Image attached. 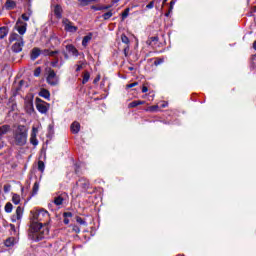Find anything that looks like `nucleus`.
Returning a JSON list of instances; mask_svg holds the SVG:
<instances>
[{"instance_id": "9d476101", "label": "nucleus", "mask_w": 256, "mask_h": 256, "mask_svg": "<svg viewBox=\"0 0 256 256\" xmlns=\"http://www.w3.org/2000/svg\"><path fill=\"white\" fill-rule=\"evenodd\" d=\"M54 15H56V17L58 19H61L62 15H63V8H61V6L56 5L54 7Z\"/></svg>"}, {"instance_id": "dca6fc26", "label": "nucleus", "mask_w": 256, "mask_h": 256, "mask_svg": "<svg viewBox=\"0 0 256 256\" xmlns=\"http://www.w3.org/2000/svg\"><path fill=\"white\" fill-rule=\"evenodd\" d=\"M91 39H93V34L90 33L89 35L85 36L82 40V45L83 47H87V45L89 44V41H91Z\"/></svg>"}, {"instance_id": "b1692460", "label": "nucleus", "mask_w": 256, "mask_h": 256, "mask_svg": "<svg viewBox=\"0 0 256 256\" xmlns=\"http://www.w3.org/2000/svg\"><path fill=\"white\" fill-rule=\"evenodd\" d=\"M89 79H91V74H89V72H85L82 80L83 85L89 83Z\"/></svg>"}, {"instance_id": "bb28decb", "label": "nucleus", "mask_w": 256, "mask_h": 256, "mask_svg": "<svg viewBox=\"0 0 256 256\" xmlns=\"http://www.w3.org/2000/svg\"><path fill=\"white\" fill-rule=\"evenodd\" d=\"M32 131H33V133H32V137H31V143H32V145H37V140L33 138L36 135L35 133H37V128H33Z\"/></svg>"}, {"instance_id": "7c9ffc66", "label": "nucleus", "mask_w": 256, "mask_h": 256, "mask_svg": "<svg viewBox=\"0 0 256 256\" xmlns=\"http://www.w3.org/2000/svg\"><path fill=\"white\" fill-rule=\"evenodd\" d=\"M159 106L158 105H154V106H150L147 108V111H150V113H155V111H158Z\"/></svg>"}, {"instance_id": "4be33fe9", "label": "nucleus", "mask_w": 256, "mask_h": 256, "mask_svg": "<svg viewBox=\"0 0 256 256\" xmlns=\"http://www.w3.org/2000/svg\"><path fill=\"white\" fill-rule=\"evenodd\" d=\"M100 0H81L80 1V5H82V7H85L87 5H89L90 3H99Z\"/></svg>"}, {"instance_id": "9b49d317", "label": "nucleus", "mask_w": 256, "mask_h": 256, "mask_svg": "<svg viewBox=\"0 0 256 256\" xmlns=\"http://www.w3.org/2000/svg\"><path fill=\"white\" fill-rule=\"evenodd\" d=\"M139 105H145V101L135 100L128 104L129 109H134V107H139Z\"/></svg>"}, {"instance_id": "f3484780", "label": "nucleus", "mask_w": 256, "mask_h": 256, "mask_svg": "<svg viewBox=\"0 0 256 256\" xmlns=\"http://www.w3.org/2000/svg\"><path fill=\"white\" fill-rule=\"evenodd\" d=\"M39 96L43 97L44 99H49L51 97V93H49V90H47V89H42L39 92Z\"/></svg>"}, {"instance_id": "ea45409f", "label": "nucleus", "mask_w": 256, "mask_h": 256, "mask_svg": "<svg viewBox=\"0 0 256 256\" xmlns=\"http://www.w3.org/2000/svg\"><path fill=\"white\" fill-rule=\"evenodd\" d=\"M22 19H23L24 21H29V15H27V14H22Z\"/></svg>"}, {"instance_id": "6e6552de", "label": "nucleus", "mask_w": 256, "mask_h": 256, "mask_svg": "<svg viewBox=\"0 0 256 256\" xmlns=\"http://www.w3.org/2000/svg\"><path fill=\"white\" fill-rule=\"evenodd\" d=\"M23 45H25V43L23 42V38L20 37V42H16L12 46V50L14 51V53H21V51H23Z\"/></svg>"}, {"instance_id": "4c0bfd02", "label": "nucleus", "mask_w": 256, "mask_h": 256, "mask_svg": "<svg viewBox=\"0 0 256 256\" xmlns=\"http://www.w3.org/2000/svg\"><path fill=\"white\" fill-rule=\"evenodd\" d=\"M57 65H59V59L58 58H56L54 61L51 62L52 67H57Z\"/></svg>"}, {"instance_id": "09e8293b", "label": "nucleus", "mask_w": 256, "mask_h": 256, "mask_svg": "<svg viewBox=\"0 0 256 256\" xmlns=\"http://www.w3.org/2000/svg\"><path fill=\"white\" fill-rule=\"evenodd\" d=\"M103 9H105V10L111 9V5L103 6Z\"/></svg>"}, {"instance_id": "5701e85b", "label": "nucleus", "mask_w": 256, "mask_h": 256, "mask_svg": "<svg viewBox=\"0 0 256 256\" xmlns=\"http://www.w3.org/2000/svg\"><path fill=\"white\" fill-rule=\"evenodd\" d=\"M15 6H16L15 2L11 0H7L5 4L6 9H9V10L15 9Z\"/></svg>"}, {"instance_id": "72a5a7b5", "label": "nucleus", "mask_w": 256, "mask_h": 256, "mask_svg": "<svg viewBox=\"0 0 256 256\" xmlns=\"http://www.w3.org/2000/svg\"><path fill=\"white\" fill-rule=\"evenodd\" d=\"M129 17V8H127L123 13H122V19H127Z\"/></svg>"}, {"instance_id": "4d7b16f0", "label": "nucleus", "mask_w": 256, "mask_h": 256, "mask_svg": "<svg viewBox=\"0 0 256 256\" xmlns=\"http://www.w3.org/2000/svg\"><path fill=\"white\" fill-rule=\"evenodd\" d=\"M10 227H11V229H15V226H14V225H12V224L10 225Z\"/></svg>"}, {"instance_id": "a211bd4d", "label": "nucleus", "mask_w": 256, "mask_h": 256, "mask_svg": "<svg viewBox=\"0 0 256 256\" xmlns=\"http://www.w3.org/2000/svg\"><path fill=\"white\" fill-rule=\"evenodd\" d=\"M65 201V198H63L62 195L54 198V205H56L57 207L61 206Z\"/></svg>"}, {"instance_id": "13d9d810", "label": "nucleus", "mask_w": 256, "mask_h": 256, "mask_svg": "<svg viewBox=\"0 0 256 256\" xmlns=\"http://www.w3.org/2000/svg\"><path fill=\"white\" fill-rule=\"evenodd\" d=\"M129 69H130V71H133V68H132V67H130Z\"/></svg>"}, {"instance_id": "c85d7f7f", "label": "nucleus", "mask_w": 256, "mask_h": 256, "mask_svg": "<svg viewBox=\"0 0 256 256\" xmlns=\"http://www.w3.org/2000/svg\"><path fill=\"white\" fill-rule=\"evenodd\" d=\"M121 41H122V43H125V45H129V43H130L129 37H127L125 34L121 35Z\"/></svg>"}, {"instance_id": "473e14b6", "label": "nucleus", "mask_w": 256, "mask_h": 256, "mask_svg": "<svg viewBox=\"0 0 256 256\" xmlns=\"http://www.w3.org/2000/svg\"><path fill=\"white\" fill-rule=\"evenodd\" d=\"M41 75V67H38L34 70V77H39Z\"/></svg>"}, {"instance_id": "2eb2a0df", "label": "nucleus", "mask_w": 256, "mask_h": 256, "mask_svg": "<svg viewBox=\"0 0 256 256\" xmlns=\"http://www.w3.org/2000/svg\"><path fill=\"white\" fill-rule=\"evenodd\" d=\"M15 243H17V239L14 237H10L5 241V246L6 247H13V245H15Z\"/></svg>"}, {"instance_id": "e433bc0d", "label": "nucleus", "mask_w": 256, "mask_h": 256, "mask_svg": "<svg viewBox=\"0 0 256 256\" xmlns=\"http://www.w3.org/2000/svg\"><path fill=\"white\" fill-rule=\"evenodd\" d=\"M76 221H77V223H79V225H85V220H83V218H81V217H77Z\"/></svg>"}, {"instance_id": "aec40b11", "label": "nucleus", "mask_w": 256, "mask_h": 256, "mask_svg": "<svg viewBox=\"0 0 256 256\" xmlns=\"http://www.w3.org/2000/svg\"><path fill=\"white\" fill-rule=\"evenodd\" d=\"M7 33H9V30L7 29V27H1L0 28V39H4L5 37H7Z\"/></svg>"}, {"instance_id": "de8ad7c7", "label": "nucleus", "mask_w": 256, "mask_h": 256, "mask_svg": "<svg viewBox=\"0 0 256 256\" xmlns=\"http://www.w3.org/2000/svg\"><path fill=\"white\" fill-rule=\"evenodd\" d=\"M91 9H93V11H99V8H97V6H91Z\"/></svg>"}, {"instance_id": "3c124183", "label": "nucleus", "mask_w": 256, "mask_h": 256, "mask_svg": "<svg viewBox=\"0 0 256 256\" xmlns=\"http://www.w3.org/2000/svg\"><path fill=\"white\" fill-rule=\"evenodd\" d=\"M64 223H65V225H69V219L65 218Z\"/></svg>"}, {"instance_id": "1a4fd4ad", "label": "nucleus", "mask_w": 256, "mask_h": 256, "mask_svg": "<svg viewBox=\"0 0 256 256\" xmlns=\"http://www.w3.org/2000/svg\"><path fill=\"white\" fill-rule=\"evenodd\" d=\"M72 133L77 134L81 131V124L79 122H73L70 127Z\"/></svg>"}, {"instance_id": "79ce46f5", "label": "nucleus", "mask_w": 256, "mask_h": 256, "mask_svg": "<svg viewBox=\"0 0 256 256\" xmlns=\"http://www.w3.org/2000/svg\"><path fill=\"white\" fill-rule=\"evenodd\" d=\"M147 91H149V88H147V86H143L142 93H147Z\"/></svg>"}, {"instance_id": "c9c22d12", "label": "nucleus", "mask_w": 256, "mask_h": 256, "mask_svg": "<svg viewBox=\"0 0 256 256\" xmlns=\"http://www.w3.org/2000/svg\"><path fill=\"white\" fill-rule=\"evenodd\" d=\"M155 7V2L151 1L149 4L146 5V9H153Z\"/></svg>"}, {"instance_id": "37998d69", "label": "nucleus", "mask_w": 256, "mask_h": 256, "mask_svg": "<svg viewBox=\"0 0 256 256\" xmlns=\"http://www.w3.org/2000/svg\"><path fill=\"white\" fill-rule=\"evenodd\" d=\"M173 5H175V1L174 0H172L170 2V11H173Z\"/></svg>"}, {"instance_id": "6ab92c4d", "label": "nucleus", "mask_w": 256, "mask_h": 256, "mask_svg": "<svg viewBox=\"0 0 256 256\" xmlns=\"http://www.w3.org/2000/svg\"><path fill=\"white\" fill-rule=\"evenodd\" d=\"M42 54H44L46 57H55V55L59 54V51L44 50Z\"/></svg>"}, {"instance_id": "052dcab7", "label": "nucleus", "mask_w": 256, "mask_h": 256, "mask_svg": "<svg viewBox=\"0 0 256 256\" xmlns=\"http://www.w3.org/2000/svg\"><path fill=\"white\" fill-rule=\"evenodd\" d=\"M65 57H66V59H68V56H67V54H65Z\"/></svg>"}, {"instance_id": "423d86ee", "label": "nucleus", "mask_w": 256, "mask_h": 256, "mask_svg": "<svg viewBox=\"0 0 256 256\" xmlns=\"http://www.w3.org/2000/svg\"><path fill=\"white\" fill-rule=\"evenodd\" d=\"M21 219H23V208L18 206L15 213L11 217V221L12 223H17V221H21Z\"/></svg>"}, {"instance_id": "5fc2aeb1", "label": "nucleus", "mask_w": 256, "mask_h": 256, "mask_svg": "<svg viewBox=\"0 0 256 256\" xmlns=\"http://www.w3.org/2000/svg\"><path fill=\"white\" fill-rule=\"evenodd\" d=\"M253 49L256 51V41L253 43Z\"/></svg>"}, {"instance_id": "393cba45", "label": "nucleus", "mask_w": 256, "mask_h": 256, "mask_svg": "<svg viewBox=\"0 0 256 256\" xmlns=\"http://www.w3.org/2000/svg\"><path fill=\"white\" fill-rule=\"evenodd\" d=\"M39 193V182H35L32 188V195H37Z\"/></svg>"}, {"instance_id": "49530a36", "label": "nucleus", "mask_w": 256, "mask_h": 256, "mask_svg": "<svg viewBox=\"0 0 256 256\" xmlns=\"http://www.w3.org/2000/svg\"><path fill=\"white\" fill-rule=\"evenodd\" d=\"M28 107H29L31 110H33V102H29V103H28Z\"/></svg>"}, {"instance_id": "864d4df0", "label": "nucleus", "mask_w": 256, "mask_h": 256, "mask_svg": "<svg viewBox=\"0 0 256 256\" xmlns=\"http://www.w3.org/2000/svg\"><path fill=\"white\" fill-rule=\"evenodd\" d=\"M98 11H103V6H98Z\"/></svg>"}, {"instance_id": "cd10ccee", "label": "nucleus", "mask_w": 256, "mask_h": 256, "mask_svg": "<svg viewBox=\"0 0 256 256\" xmlns=\"http://www.w3.org/2000/svg\"><path fill=\"white\" fill-rule=\"evenodd\" d=\"M113 17V12L109 11L103 14V19L107 21L108 19H111Z\"/></svg>"}, {"instance_id": "39448f33", "label": "nucleus", "mask_w": 256, "mask_h": 256, "mask_svg": "<svg viewBox=\"0 0 256 256\" xmlns=\"http://www.w3.org/2000/svg\"><path fill=\"white\" fill-rule=\"evenodd\" d=\"M62 23L65 31H68V33H77V26L73 25V22L69 21V19H63Z\"/></svg>"}, {"instance_id": "f8f14e48", "label": "nucleus", "mask_w": 256, "mask_h": 256, "mask_svg": "<svg viewBox=\"0 0 256 256\" xmlns=\"http://www.w3.org/2000/svg\"><path fill=\"white\" fill-rule=\"evenodd\" d=\"M39 55H41V49H39V48L32 49V51H31L32 61H35V59H37V57H39Z\"/></svg>"}, {"instance_id": "a19ab883", "label": "nucleus", "mask_w": 256, "mask_h": 256, "mask_svg": "<svg viewBox=\"0 0 256 256\" xmlns=\"http://www.w3.org/2000/svg\"><path fill=\"white\" fill-rule=\"evenodd\" d=\"M64 217H73V214L71 212H65Z\"/></svg>"}, {"instance_id": "412c9836", "label": "nucleus", "mask_w": 256, "mask_h": 256, "mask_svg": "<svg viewBox=\"0 0 256 256\" xmlns=\"http://www.w3.org/2000/svg\"><path fill=\"white\" fill-rule=\"evenodd\" d=\"M12 203H14V205H19L21 203V196L18 194H13Z\"/></svg>"}, {"instance_id": "bf43d9fd", "label": "nucleus", "mask_w": 256, "mask_h": 256, "mask_svg": "<svg viewBox=\"0 0 256 256\" xmlns=\"http://www.w3.org/2000/svg\"><path fill=\"white\" fill-rule=\"evenodd\" d=\"M166 1H167V0H163V4H165Z\"/></svg>"}, {"instance_id": "f704fd0d", "label": "nucleus", "mask_w": 256, "mask_h": 256, "mask_svg": "<svg viewBox=\"0 0 256 256\" xmlns=\"http://www.w3.org/2000/svg\"><path fill=\"white\" fill-rule=\"evenodd\" d=\"M139 84L137 82H134V83H131V84H128L126 85V89H131L133 87H137Z\"/></svg>"}, {"instance_id": "603ef678", "label": "nucleus", "mask_w": 256, "mask_h": 256, "mask_svg": "<svg viewBox=\"0 0 256 256\" xmlns=\"http://www.w3.org/2000/svg\"><path fill=\"white\" fill-rule=\"evenodd\" d=\"M173 10L169 9L168 13L165 14L166 17H169V13H171Z\"/></svg>"}, {"instance_id": "20e7f679", "label": "nucleus", "mask_w": 256, "mask_h": 256, "mask_svg": "<svg viewBox=\"0 0 256 256\" xmlns=\"http://www.w3.org/2000/svg\"><path fill=\"white\" fill-rule=\"evenodd\" d=\"M46 81L49 85L55 86L59 83V78L57 77V74L55 73L54 70H49L48 71V76L46 78Z\"/></svg>"}, {"instance_id": "4468645a", "label": "nucleus", "mask_w": 256, "mask_h": 256, "mask_svg": "<svg viewBox=\"0 0 256 256\" xmlns=\"http://www.w3.org/2000/svg\"><path fill=\"white\" fill-rule=\"evenodd\" d=\"M11 131V126L10 125H3L0 127V136L1 135H7Z\"/></svg>"}, {"instance_id": "a18cd8bd", "label": "nucleus", "mask_w": 256, "mask_h": 256, "mask_svg": "<svg viewBox=\"0 0 256 256\" xmlns=\"http://www.w3.org/2000/svg\"><path fill=\"white\" fill-rule=\"evenodd\" d=\"M129 51V47H126L125 49H124V55H125V57H127V52Z\"/></svg>"}, {"instance_id": "8fccbe9b", "label": "nucleus", "mask_w": 256, "mask_h": 256, "mask_svg": "<svg viewBox=\"0 0 256 256\" xmlns=\"http://www.w3.org/2000/svg\"><path fill=\"white\" fill-rule=\"evenodd\" d=\"M4 191H5V193H8L9 192V187L4 186Z\"/></svg>"}, {"instance_id": "f257e3e1", "label": "nucleus", "mask_w": 256, "mask_h": 256, "mask_svg": "<svg viewBox=\"0 0 256 256\" xmlns=\"http://www.w3.org/2000/svg\"><path fill=\"white\" fill-rule=\"evenodd\" d=\"M31 220L32 223L30 225V234L29 237L33 239V241H41L46 239L49 236V228L47 225L51 223V215L49 211L45 209H36L31 211Z\"/></svg>"}, {"instance_id": "58836bf2", "label": "nucleus", "mask_w": 256, "mask_h": 256, "mask_svg": "<svg viewBox=\"0 0 256 256\" xmlns=\"http://www.w3.org/2000/svg\"><path fill=\"white\" fill-rule=\"evenodd\" d=\"M73 231L75 233H81V229L79 228V226H73Z\"/></svg>"}, {"instance_id": "7ed1b4c3", "label": "nucleus", "mask_w": 256, "mask_h": 256, "mask_svg": "<svg viewBox=\"0 0 256 256\" xmlns=\"http://www.w3.org/2000/svg\"><path fill=\"white\" fill-rule=\"evenodd\" d=\"M36 109L39 113H47L49 111V103L41 100V98H36Z\"/></svg>"}, {"instance_id": "a878e982", "label": "nucleus", "mask_w": 256, "mask_h": 256, "mask_svg": "<svg viewBox=\"0 0 256 256\" xmlns=\"http://www.w3.org/2000/svg\"><path fill=\"white\" fill-rule=\"evenodd\" d=\"M4 210L6 213H11V211H13V204H11L10 202L6 203Z\"/></svg>"}, {"instance_id": "680f3d73", "label": "nucleus", "mask_w": 256, "mask_h": 256, "mask_svg": "<svg viewBox=\"0 0 256 256\" xmlns=\"http://www.w3.org/2000/svg\"><path fill=\"white\" fill-rule=\"evenodd\" d=\"M95 81H99V78H96V80Z\"/></svg>"}, {"instance_id": "c756f323", "label": "nucleus", "mask_w": 256, "mask_h": 256, "mask_svg": "<svg viewBox=\"0 0 256 256\" xmlns=\"http://www.w3.org/2000/svg\"><path fill=\"white\" fill-rule=\"evenodd\" d=\"M38 169L43 173L45 171V163L43 161L38 162Z\"/></svg>"}, {"instance_id": "2f4dec72", "label": "nucleus", "mask_w": 256, "mask_h": 256, "mask_svg": "<svg viewBox=\"0 0 256 256\" xmlns=\"http://www.w3.org/2000/svg\"><path fill=\"white\" fill-rule=\"evenodd\" d=\"M19 34L13 33L10 35V41H17Z\"/></svg>"}, {"instance_id": "c03bdc74", "label": "nucleus", "mask_w": 256, "mask_h": 256, "mask_svg": "<svg viewBox=\"0 0 256 256\" xmlns=\"http://www.w3.org/2000/svg\"><path fill=\"white\" fill-rule=\"evenodd\" d=\"M81 69H83V64L77 65L76 71L79 72Z\"/></svg>"}, {"instance_id": "f03ea898", "label": "nucleus", "mask_w": 256, "mask_h": 256, "mask_svg": "<svg viewBox=\"0 0 256 256\" xmlns=\"http://www.w3.org/2000/svg\"><path fill=\"white\" fill-rule=\"evenodd\" d=\"M29 136V129L25 125L14 126L12 130L11 144L16 147H25L27 145V137Z\"/></svg>"}, {"instance_id": "0eeeda50", "label": "nucleus", "mask_w": 256, "mask_h": 256, "mask_svg": "<svg viewBox=\"0 0 256 256\" xmlns=\"http://www.w3.org/2000/svg\"><path fill=\"white\" fill-rule=\"evenodd\" d=\"M15 29L20 35H25V33H27V23H23L21 20H18L15 25Z\"/></svg>"}, {"instance_id": "ddd939ff", "label": "nucleus", "mask_w": 256, "mask_h": 256, "mask_svg": "<svg viewBox=\"0 0 256 256\" xmlns=\"http://www.w3.org/2000/svg\"><path fill=\"white\" fill-rule=\"evenodd\" d=\"M66 49H67L68 53H72V55H75V57H77V55H79V51H77V48H75V46H73V45H67Z\"/></svg>"}, {"instance_id": "6e6d98bb", "label": "nucleus", "mask_w": 256, "mask_h": 256, "mask_svg": "<svg viewBox=\"0 0 256 256\" xmlns=\"http://www.w3.org/2000/svg\"><path fill=\"white\" fill-rule=\"evenodd\" d=\"M167 107V103L162 104V108L165 109Z\"/></svg>"}]
</instances>
